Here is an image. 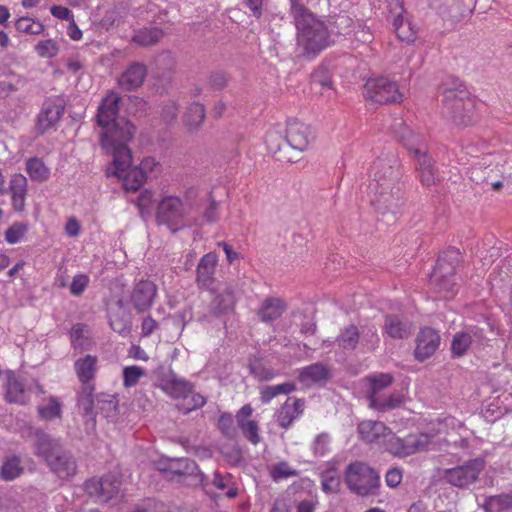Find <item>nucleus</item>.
<instances>
[{
  "instance_id": "f257e3e1",
  "label": "nucleus",
  "mask_w": 512,
  "mask_h": 512,
  "mask_svg": "<svg viewBox=\"0 0 512 512\" xmlns=\"http://www.w3.org/2000/svg\"><path fill=\"white\" fill-rule=\"evenodd\" d=\"M120 96L111 91L101 101L96 114L97 125L101 128L100 144L113 158V174L123 182L125 190L136 191L146 180V170H152L157 163L153 158L132 167V155L128 142L133 138L135 127L125 118H120Z\"/></svg>"
},
{
  "instance_id": "f03ea898",
  "label": "nucleus",
  "mask_w": 512,
  "mask_h": 512,
  "mask_svg": "<svg viewBox=\"0 0 512 512\" xmlns=\"http://www.w3.org/2000/svg\"><path fill=\"white\" fill-rule=\"evenodd\" d=\"M358 433L365 442L376 444L398 457L428 450L431 445V437L428 434H411L399 438L380 421H362L358 425Z\"/></svg>"
},
{
  "instance_id": "7ed1b4c3",
  "label": "nucleus",
  "mask_w": 512,
  "mask_h": 512,
  "mask_svg": "<svg viewBox=\"0 0 512 512\" xmlns=\"http://www.w3.org/2000/svg\"><path fill=\"white\" fill-rule=\"evenodd\" d=\"M291 13L297 28V52L299 56L315 57L333 41L328 27L316 19L303 5L292 1Z\"/></svg>"
},
{
  "instance_id": "20e7f679",
  "label": "nucleus",
  "mask_w": 512,
  "mask_h": 512,
  "mask_svg": "<svg viewBox=\"0 0 512 512\" xmlns=\"http://www.w3.org/2000/svg\"><path fill=\"white\" fill-rule=\"evenodd\" d=\"M367 187L371 204L383 212L389 211L395 200L393 192L394 169L387 159L378 158L369 169Z\"/></svg>"
},
{
  "instance_id": "39448f33",
  "label": "nucleus",
  "mask_w": 512,
  "mask_h": 512,
  "mask_svg": "<svg viewBox=\"0 0 512 512\" xmlns=\"http://www.w3.org/2000/svg\"><path fill=\"white\" fill-rule=\"evenodd\" d=\"M396 125L399 126V130H396L395 133L404 145L414 153L421 182L425 186L435 184L439 180V174L434 168L432 158L423 149V138L409 129L402 120H399Z\"/></svg>"
},
{
  "instance_id": "423d86ee",
  "label": "nucleus",
  "mask_w": 512,
  "mask_h": 512,
  "mask_svg": "<svg viewBox=\"0 0 512 512\" xmlns=\"http://www.w3.org/2000/svg\"><path fill=\"white\" fill-rule=\"evenodd\" d=\"M459 261L460 252L455 248L447 249L437 259L431 274V282L435 291L443 298H450L454 294L455 269Z\"/></svg>"
},
{
  "instance_id": "0eeeda50",
  "label": "nucleus",
  "mask_w": 512,
  "mask_h": 512,
  "mask_svg": "<svg viewBox=\"0 0 512 512\" xmlns=\"http://www.w3.org/2000/svg\"><path fill=\"white\" fill-rule=\"evenodd\" d=\"M443 113L456 125L467 126L474 121L475 100L463 89H446L443 96Z\"/></svg>"
},
{
  "instance_id": "6e6552de",
  "label": "nucleus",
  "mask_w": 512,
  "mask_h": 512,
  "mask_svg": "<svg viewBox=\"0 0 512 512\" xmlns=\"http://www.w3.org/2000/svg\"><path fill=\"white\" fill-rule=\"evenodd\" d=\"M349 490L359 496L376 495L380 486L379 473L364 462L350 463L344 471Z\"/></svg>"
},
{
  "instance_id": "1a4fd4ad",
  "label": "nucleus",
  "mask_w": 512,
  "mask_h": 512,
  "mask_svg": "<svg viewBox=\"0 0 512 512\" xmlns=\"http://www.w3.org/2000/svg\"><path fill=\"white\" fill-rule=\"evenodd\" d=\"M6 382L4 385V399L11 404L26 405L30 401L32 392L38 395L45 393L43 386L35 378H24L18 376L12 370L4 372Z\"/></svg>"
},
{
  "instance_id": "9d476101",
  "label": "nucleus",
  "mask_w": 512,
  "mask_h": 512,
  "mask_svg": "<svg viewBox=\"0 0 512 512\" xmlns=\"http://www.w3.org/2000/svg\"><path fill=\"white\" fill-rule=\"evenodd\" d=\"M156 219L160 225L176 232L186 226V209L182 199L175 195H164L159 201Z\"/></svg>"
},
{
  "instance_id": "9b49d317",
  "label": "nucleus",
  "mask_w": 512,
  "mask_h": 512,
  "mask_svg": "<svg viewBox=\"0 0 512 512\" xmlns=\"http://www.w3.org/2000/svg\"><path fill=\"white\" fill-rule=\"evenodd\" d=\"M365 96L379 104L396 103L402 100L397 83L386 77L369 79L365 84Z\"/></svg>"
},
{
  "instance_id": "f8f14e48",
  "label": "nucleus",
  "mask_w": 512,
  "mask_h": 512,
  "mask_svg": "<svg viewBox=\"0 0 512 512\" xmlns=\"http://www.w3.org/2000/svg\"><path fill=\"white\" fill-rule=\"evenodd\" d=\"M121 485L119 474L110 472L100 479H89L85 482V490L91 495L97 497L101 502H108L119 492Z\"/></svg>"
},
{
  "instance_id": "ddd939ff",
  "label": "nucleus",
  "mask_w": 512,
  "mask_h": 512,
  "mask_svg": "<svg viewBox=\"0 0 512 512\" xmlns=\"http://www.w3.org/2000/svg\"><path fill=\"white\" fill-rule=\"evenodd\" d=\"M483 468V460L473 459L464 465L447 469L444 473V478L453 486L466 487L476 481Z\"/></svg>"
},
{
  "instance_id": "4468645a",
  "label": "nucleus",
  "mask_w": 512,
  "mask_h": 512,
  "mask_svg": "<svg viewBox=\"0 0 512 512\" xmlns=\"http://www.w3.org/2000/svg\"><path fill=\"white\" fill-rule=\"evenodd\" d=\"M64 111L65 106L62 100L53 98L46 99L37 116V131L40 134H44L54 128L63 116Z\"/></svg>"
},
{
  "instance_id": "2eb2a0df",
  "label": "nucleus",
  "mask_w": 512,
  "mask_h": 512,
  "mask_svg": "<svg viewBox=\"0 0 512 512\" xmlns=\"http://www.w3.org/2000/svg\"><path fill=\"white\" fill-rule=\"evenodd\" d=\"M157 296V286L150 280H140L135 283L128 302L136 310L137 313L148 311Z\"/></svg>"
},
{
  "instance_id": "dca6fc26",
  "label": "nucleus",
  "mask_w": 512,
  "mask_h": 512,
  "mask_svg": "<svg viewBox=\"0 0 512 512\" xmlns=\"http://www.w3.org/2000/svg\"><path fill=\"white\" fill-rule=\"evenodd\" d=\"M314 139L311 128L298 121L290 120L287 124L284 141L293 149L305 151Z\"/></svg>"
},
{
  "instance_id": "f3484780",
  "label": "nucleus",
  "mask_w": 512,
  "mask_h": 512,
  "mask_svg": "<svg viewBox=\"0 0 512 512\" xmlns=\"http://www.w3.org/2000/svg\"><path fill=\"white\" fill-rule=\"evenodd\" d=\"M217 264L218 256L215 252H208L201 257L196 268V283L200 289L214 292Z\"/></svg>"
},
{
  "instance_id": "a211bd4d",
  "label": "nucleus",
  "mask_w": 512,
  "mask_h": 512,
  "mask_svg": "<svg viewBox=\"0 0 512 512\" xmlns=\"http://www.w3.org/2000/svg\"><path fill=\"white\" fill-rule=\"evenodd\" d=\"M330 378L331 371L322 362H316L298 369V380L306 387L324 386Z\"/></svg>"
},
{
  "instance_id": "6ab92c4d",
  "label": "nucleus",
  "mask_w": 512,
  "mask_h": 512,
  "mask_svg": "<svg viewBox=\"0 0 512 512\" xmlns=\"http://www.w3.org/2000/svg\"><path fill=\"white\" fill-rule=\"evenodd\" d=\"M484 339L483 329L479 327H472L467 331L457 332L451 342L453 356H463L473 343L482 344Z\"/></svg>"
},
{
  "instance_id": "aec40b11",
  "label": "nucleus",
  "mask_w": 512,
  "mask_h": 512,
  "mask_svg": "<svg viewBox=\"0 0 512 512\" xmlns=\"http://www.w3.org/2000/svg\"><path fill=\"white\" fill-rule=\"evenodd\" d=\"M440 344V336L432 328H423L416 339L415 358L424 361L431 357Z\"/></svg>"
},
{
  "instance_id": "412c9836",
  "label": "nucleus",
  "mask_w": 512,
  "mask_h": 512,
  "mask_svg": "<svg viewBox=\"0 0 512 512\" xmlns=\"http://www.w3.org/2000/svg\"><path fill=\"white\" fill-rule=\"evenodd\" d=\"M36 441L34 444V452L35 454L43 459L46 463L55 457V454H58L62 451V447L59 441L52 439L48 434L43 431L35 432Z\"/></svg>"
},
{
  "instance_id": "4be33fe9",
  "label": "nucleus",
  "mask_w": 512,
  "mask_h": 512,
  "mask_svg": "<svg viewBox=\"0 0 512 512\" xmlns=\"http://www.w3.org/2000/svg\"><path fill=\"white\" fill-rule=\"evenodd\" d=\"M50 469L61 479H68L76 472L74 459L63 450L47 462Z\"/></svg>"
},
{
  "instance_id": "5701e85b",
  "label": "nucleus",
  "mask_w": 512,
  "mask_h": 512,
  "mask_svg": "<svg viewBox=\"0 0 512 512\" xmlns=\"http://www.w3.org/2000/svg\"><path fill=\"white\" fill-rule=\"evenodd\" d=\"M146 76V67L140 63L130 65L120 76L119 86L127 91L137 89L141 86Z\"/></svg>"
},
{
  "instance_id": "b1692460",
  "label": "nucleus",
  "mask_w": 512,
  "mask_h": 512,
  "mask_svg": "<svg viewBox=\"0 0 512 512\" xmlns=\"http://www.w3.org/2000/svg\"><path fill=\"white\" fill-rule=\"evenodd\" d=\"M161 387L163 391L172 398L180 401H186L189 398V394H191L193 385L183 378H178L175 375H172L162 384Z\"/></svg>"
},
{
  "instance_id": "393cba45",
  "label": "nucleus",
  "mask_w": 512,
  "mask_h": 512,
  "mask_svg": "<svg viewBox=\"0 0 512 512\" xmlns=\"http://www.w3.org/2000/svg\"><path fill=\"white\" fill-rule=\"evenodd\" d=\"M285 310L284 302L278 298L265 299L258 309V316L262 322L271 323L278 319Z\"/></svg>"
},
{
  "instance_id": "a878e982",
  "label": "nucleus",
  "mask_w": 512,
  "mask_h": 512,
  "mask_svg": "<svg viewBox=\"0 0 512 512\" xmlns=\"http://www.w3.org/2000/svg\"><path fill=\"white\" fill-rule=\"evenodd\" d=\"M97 357L86 355L75 361L74 368L79 381L87 385L94 378L96 373Z\"/></svg>"
},
{
  "instance_id": "bb28decb",
  "label": "nucleus",
  "mask_w": 512,
  "mask_h": 512,
  "mask_svg": "<svg viewBox=\"0 0 512 512\" xmlns=\"http://www.w3.org/2000/svg\"><path fill=\"white\" fill-rule=\"evenodd\" d=\"M385 333L392 338L404 339L410 335L411 325L395 315H387L385 318Z\"/></svg>"
},
{
  "instance_id": "cd10ccee",
  "label": "nucleus",
  "mask_w": 512,
  "mask_h": 512,
  "mask_svg": "<svg viewBox=\"0 0 512 512\" xmlns=\"http://www.w3.org/2000/svg\"><path fill=\"white\" fill-rule=\"evenodd\" d=\"M321 488L327 494H335L340 490L341 478L334 464L328 463L327 467L321 471Z\"/></svg>"
},
{
  "instance_id": "c85d7f7f",
  "label": "nucleus",
  "mask_w": 512,
  "mask_h": 512,
  "mask_svg": "<svg viewBox=\"0 0 512 512\" xmlns=\"http://www.w3.org/2000/svg\"><path fill=\"white\" fill-rule=\"evenodd\" d=\"M161 470L177 475H193L198 470V465L189 458H174Z\"/></svg>"
},
{
  "instance_id": "c756f323",
  "label": "nucleus",
  "mask_w": 512,
  "mask_h": 512,
  "mask_svg": "<svg viewBox=\"0 0 512 512\" xmlns=\"http://www.w3.org/2000/svg\"><path fill=\"white\" fill-rule=\"evenodd\" d=\"M235 296L231 287H226L223 292L217 294L212 301V309L215 314H225L233 310Z\"/></svg>"
},
{
  "instance_id": "7c9ffc66",
  "label": "nucleus",
  "mask_w": 512,
  "mask_h": 512,
  "mask_svg": "<svg viewBox=\"0 0 512 512\" xmlns=\"http://www.w3.org/2000/svg\"><path fill=\"white\" fill-rule=\"evenodd\" d=\"M484 508L486 512H512V491L488 497Z\"/></svg>"
},
{
  "instance_id": "2f4dec72",
  "label": "nucleus",
  "mask_w": 512,
  "mask_h": 512,
  "mask_svg": "<svg viewBox=\"0 0 512 512\" xmlns=\"http://www.w3.org/2000/svg\"><path fill=\"white\" fill-rule=\"evenodd\" d=\"M26 171L30 179L36 182H44L50 176L49 168L38 157H32L26 161Z\"/></svg>"
},
{
  "instance_id": "473e14b6",
  "label": "nucleus",
  "mask_w": 512,
  "mask_h": 512,
  "mask_svg": "<svg viewBox=\"0 0 512 512\" xmlns=\"http://www.w3.org/2000/svg\"><path fill=\"white\" fill-rule=\"evenodd\" d=\"M393 27L397 37L401 41L413 43L416 39V30L410 21L405 19L403 15H397L393 20Z\"/></svg>"
},
{
  "instance_id": "72a5a7b5",
  "label": "nucleus",
  "mask_w": 512,
  "mask_h": 512,
  "mask_svg": "<svg viewBox=\"0 0 512 512\" xmlns=\"http://www.w3.org/2000/svg\"><path fill=\"white\" fill-rule=\"evenodd\" d=\"M296 389V385L293 382H285L273 386H263L260 389V399L262 403L268 404L273 398L280 394H289Z\"/></svg>"
},
{
  "instance_id": "f704fd0d",
  "label": "nucleus",
  "mask_w": 512,
  "mask_h": 512,
  "mask_svg": "<svg viewBox=\"0 0 512 512\" xmlns=\"http://www.w3.org/2000/svg\"><path fill=\"white\" fill-rule=\"evenodd\" d=\"M205 119V109L200 103H192L184 114V123L190 130L197 129Z\"/></svg>"
},
{
  "instance_id": "c9c22d12",
  "label": "nucleus",
  "mask_w": 512,
  "mask_h": 512,
  "mask_svg": "<svg viewBox=\"0 0 512 512\" xmlns=\"http://www.w3.org/2000/svg\"><path fill=\"white\" fill-rule=\"evenodd\" d=\"M359 340L360 333L354 325L346 327L336 338L338 346L344 350H354Z\"/></svg>"
},
{
  "instance_id": "e433bc0d",
  "label": "nucleus",
  "mask_w": 512,
  "mask_h": 512,
  "mask_svg": "<svg viewBox=\"0 0 512 512\" xmlns=\"http://www.w3.org/2000/svg\"><path fill=\"white\" fill-rule=\"evenodd\" d=\"M329 35H350L354 31V21L348 15H338L330 23Z\"/></svg>"
},
{
  "instance_id": "4c0bfd02",
  "label": "nucleus",
  "mask_w": 512,
  "mask_h": 512,
  "mask_svg": "<svg viewBox=\"0 0 512 512\" xmlns=\"http://www.w3.org/2000/svg\"><path fill=\"white\" fill-rule=\"evenodd\" d=\"M37 411L39 417L46 421L60 418L62 414V403L58 398L50 396L47 404L38 406Z\"/></svg>"
},
{
  "instance_id": "58836bf2",
  "label": "nucleus",
  "mask_w": 512,
  "mask_h": 512,
  "mask_svg": "<svg viewBox=\"0 0 512 512\" xmlns=\"http://www.w3.org/2000/svg\"><path fill=\"white\" fill-rule=\"evenodd\" d=\"M162 36V30L157 27L144 28L134 34L133 42L141 46H148L157 43Z\"/></svg>"
},
{
  "instance_id": "ea45409f",
  "label": "nucleus",
  "mask_w": 512,
  "mask_h": 512,
  "mask_svg": "<svg viewBox=\"0 0 512 512\" xmlns=\"http://www.w3.org/2000/svg\"><path fill=\"white\" fill-rule=\"evenodd\" d=\"M146 374V370L140 366H125L122 371L123 386L125 388L134 387L142 377L146 376Z\"/></svg>"
},
{
  "instance_id": "a19ab883",
  "label": "nucleus",
  "mask_w": 512,
  "mask_h": 512,
  "mask_svg": "<svg viewBox=\"0 0 512 512\" xmlns=\"http://www.w3.org/2000/svg\"><path fill=\"white\" fill-rule=\"evenodd\" d=\"M15 26L17 31L31 35H38L44 30V25L39 20L30 17H20Z\"/></svg>"
},
{
  "instance_id": "79ce46f5",
  "label": "nucleus",
  "mask_w": 512,
  "mask_h": 512,
  "mask_svg": "<svg viewBox=\"0 0 512 512\" xmlns=\"http://www.w3.org/2000/svg\"><path fill=\"white\" fill-rule=\"evenodd\" d=\"M23 468L20 465V459L16 456H13L7 459L0 470V475L4 480L10 481L18 477Z\"/></svg>"
},
{
  "instance_id": "37998d69",
  "label": "nucleus",
  "mask_w": 512,
  "mask_h": 512,
  "mask_svg": "<svg viewBox=\"0 0 512 512\" xmlns=\"http://www.w3.org/2000/svg\"><path fill=\"white\" fill-rule=\"evenodd\" d=\"M402 401V397L399 394H391L386 398L373 395L371 397V407L379 410L386 411L397 407Z\"/></svg>"
},
{
  "instance_id": "c03bdc74",
  "label": "nucleus",
  "mask_w": 512,
  "mask_h": 512,
  "mask_svg": "<svg viewBox=\"0 0 512 512\" xmlns=\"http://www.w3.org/2000/svg\"><path fill=\"white\" fill-rule=\"evenodd\" d=\"M28 232V225L23 222H14L5 231V240L8 244H17L21 242Z\"/></svg>"
},
{
  "instance_id": "a18cd8bd",
  "label": "nucleus",
  "mask_w": 512,
  "mask_h": 512,
  "mask_svg": "<svg viewBox=\"0 0 512 512\" xmlns=\"http://www.w3.org/2000/svg\"><path fill=\"white\" fill-rule=\"evenodd\" d=\"M379 336L375 327H368L363 329L360 334L359 343L361 344L364 351L369 352L376 349L379 344Z\"/></svg>"
},
{
  "instance_id": "49530a36",
  "label": "nucleus",
  "mask_w": 512,
  "mask_h": 512,
  "mask_svg": "<svg viewBox=\"0 0 512 512\" xmlns=\"http://www.w3.org/2000/svg\"><path fill=\"white\" fill-rule=\"evenodd\" d=\"M392 380L393 377L388 373H382L377 376L370 377L369 401L371 402V397L373 395L378 396L382 389L388 387L392 383Z\"/></svg>"
},
{
  "instance_id": "de8ad7c7",
  "label": "nucleus",
  "mask_w": 512,
  "mask_h": 512,
  "mask_svg": "<svg viewBox=\"0 0 512 512\" xmlns=\"http://www.w3.org/2000/svg\"><path fill=\"white\" fill-rule=\"evenodd\" d=\"M206 399L203 395L200 393H197L191 389V394H189V398L186 401H181L178 404V407L180 410H182L184 413H189L193 410H196L198 408H201L205 405Z\"/></svg>"
},
{
  "instance_id": "09e8293b",
  "label": "nucleus",
  "mask_w": 512,
  "mask_h": 512,
  "mask_svg": "<svg viewBox=\"0 0 512 512\" xmlns=\"http://www.w3.org/2000/svg\"><path fill=\"white\" fill-rule=\"evenodd\" d=\"M331 438L328 433L318 434L311 444L313 454L317 457H323L330 451Z\"/></svg>"
},
{
  "instance_id": "8fccbe9b",
  "label": "nucleus",
  "mask_w": 512,
  "mask_h": 512,
  "mask_svg": "<svg viewBox=\"0 0 512 512\" xmlns=\"http://www.w3.org/2000/svg\"><path fill=\"white\" fill-rule=\"evenodd\" d=\"M35 50L40 57L53 58L58 54L59 48L54 40L46 39L39 41Z\"/></svg>"
},
{
  "instance_id": "3c124183",
  "label": "nucleus",
  "mask_w": 512,
  "mask_h": 512,
  "mask_svg": "<svg viewBox=\"0 0 512 512\" xmlns=\"http://www.w3.org/2000/svg\"><path fill=\"white\" fill-rule=\"evenodd\" d=\"M238 426L241 429L244 437L253 445H257L260 442L259 427L256 421L249 420L248 422Z\"/></svg>"
},
{
  "instance_id": "603ef678",
  "label": "nucleus",
  "mask_w": 512,
  "mask_h": 512,
  "mask_svg": "<svg viewBox=\"0 0 512 512\" xmlns=\"http://www.w3.org/2000/svg\"><path fill=\"white\" fill-rule=\"evenodd\" d=\"M90 283L89 276L84 273L76 274L70 284V293L73 296H81Z\"/></svg>"
},
{
  "instance_id": "864d4df0",
  "label": "nucleus",
  "mask_w": 512,
  "mask_h": 512,
  "mask_svg": "<svg viewBox=\"0 0 512 512\" xmlns=\"http://www.w3.org/2000/svg\"><path fill=\"white\" fill-rule=\"evenodd\" d=\"M9 190L11 192V195H26L27 178L20 173L12 175L9 182Z\"/></svg>"
},
{
  "instance_id": "5fc2aeb1",
  "label": "nucleus",
  "mask_w": 512,
  "mask_h": 512,
  "mask_svg": "<svg viewBox=\"0 0 512 512\" xmlns=\"http://www.w3.org/2000/svg\"><path fill=\"white\" fill-rule=\"evenodd\" d=\"M87 326L82 323H76L72 326L70 331L71 342L74 348H82L84 345L85 333Z\"/></svg>"
},
{
  "instance_id": "6e6d98bb",
  "label": "nucleus",
  "mask_w": 512,
  "mask_h": 512,
  "mask_svg": "<svg viewBox=\"0 0 512 512\" xmlns=\"http://www.w3.org/2000/svg\"><path fill=\"white\" fill-rule=\"evenodd\" d=\"M299 416L296 415L289 405L285 404L281 407L277 415V423L282 428H288L295 419Z\"/></svg>"
},
{
  "instance_id": "4d7b16f0",
  "label": "nucleus",
  "mask_w": 512,
  "mask_h": 512,
  "mask_svg": "<svg viewBox=\"0 0 512 512\" xmlns=\"http://www.w3.org/2000/svg\"><path fill=\"white\" fill-rule=\"evenodd\" d=\"M110 326L113 331L117 332L122 337H127L131 332V324L120 318L110 319Z\"/></svg>"
},
{
  "instance_id": "13d9d810",
  "label": "nucleus",
  "mask_w": 512,
  "mask_h": 512,
  "mask_svg": "<svg viewBox=\"0 0 512 512\" xmlns=\"http://www.w3.org/2000/svg\"><path fill=\"white\" fill-rule=\"evenodd\" d=\"M311 82L313 84H319L321 87H331L330 77L327 75V71L325 68H319L313 72L311 75Z\"/></svg>"
},
{
  "instance_id": "bf43d9fd",
  "label": "nucleus",
  "mask_w": 512,
  "mask_h": 512,
  "mask_svg": "<svg viewBox=\"0 0 512 512\" xmlns=\"http://www.w3.org/2000/svg\"><path fill=\"white\" fill-rule=\"evenodd\" d=\"M50 13L52 14V16H54L55 18H58L60 20H67L70 22L74 19V15H73L72 11L69 8L61 6V5L51 6Z\"/></svg>"
},
{
  "instance_id": "052dcab7",
  "label": "nucleus",
  "mask_w": 512,
  "mask_h": 512,
  "mask_svg": "<svg viewBox=\"0 0 512 512\" xmlns=\"http://www.w3.org/2000/svg\"><path fill=\"white\" fill-rule=\"evenodd\" d=\"M218 428L223 434L229 436L233 430V418L229 413H223L218 419Z\"/></svg>"
},
{
  "instance_id": "680f3d73",
  "label": "nucleus",
  "mask_w": 512,
  "mask_h": 512,
  "mask_svg": "<svg viewBox=\"0 0 512 512\" xmlns=\"http://www.w3.org/2000/svg\"><path fill=\"white\" fill-rule=\"evenodd\" d=\"M402 481V472L397 468H393L387 471L385 475V482L387 486L396 488Z\"/></svg>"
},
{
  "instance_id": "e2e57ef3",
  "label": "nucleus",
  "mask_w": 512,
  "mask_h": 512,
  "mask_svg": "<svg viewBox=\"0 0 512 512\" xmlns=\"http://www.w3.org/2000/svg\"><path fill=\"white\" fill-rule=\"evenodd\" d=\"M217 245L223 249L229 264H233L236 260L242 258L241 254L234 251L227 242L221 241L218 242Z\"/></svg>"
},
{
  "instance_id": "0e129e2a",
  "label": "nucleus",
  "mask_w": 512,
  "mask_h": 512,
  "mask_svg": "<svg viewBox=\"0 0 512 512\" xmlns=\"http://www.w3.org/2000/svg\"><path fill=\"white\" fill-rule=\"evenodd\" d=\"M218 217V203L215 200H212L206 208L203 218L207 223H213L218 220Z\"/></svg>"
},
{
  "instance_id": "69168bd1",
  "label": "nucleus",
  "mask_w": 512,
  "mask_h": 512,
  "mask_svg": "<svg viewBox=\"0 0 512 512\" xmlns=\"http://www.w3.org/2000/svg\"><path fill=\"white\" fill-rule=\"evenodd\" d=\"M246 6L251 10L252 15L259 19L262 16L263 5L267 0H244Z\"/></svg>"
},
{
  "instance_id": "338daca9",
  "label": "nucleus",
  "mask_w": 512,
  "mask_h": 512,
  "mask_svg": "<svg viewBox=\"0 0 512 512\" xmlns=\"http://www.w3.org/2000/svg\"><path fill=\"white\" fill-rule=\"evenodd\" d=\"M178 107L174 101L167 103L162 109V118L166 121H172L176 118Z\"/></svg>"
},
{
  "instance_id": "774afa93",
  "label": "nucleus",
  "mask_w": 512,
  "mask_h": 512,
  "mask_svg": "<svg viewBox=\"0 0 512 512\" xmlns=\"http://www.w3.org/2000/svg\"><path fill=\"white\" fill-rule=\"evenodd\" d=\"M158 504L159 503L155 499L147 498L137 504L131 512H150Z\"/></svg>"
}]
</instances>
